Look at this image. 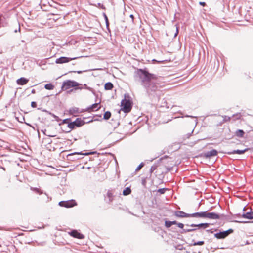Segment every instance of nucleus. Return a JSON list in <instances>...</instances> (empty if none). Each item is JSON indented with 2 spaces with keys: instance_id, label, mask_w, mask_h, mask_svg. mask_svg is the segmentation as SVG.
<instances>
[{
  "instance_id": "72a5a7b5",
  "label": "nucleus",
  "mask_w": 253,
  "mask_h": 253,
  "mask_svg": "<svg viewBox=\"0 0 253 253\" xmlns=\"http://www.w3.org/2000/svg\"><path fill=\"white\" fill-rule=\"evenodd\" d=\"M223 121L225 122L229 121L231 119V117L227 116H223Z\"/></svg>"
},
{
  "instance_id": "c9c22d12",
  "label": "nucleus",
  "mask_w": 253,
  "mask_h": 253,
  "mask_svg": "<svg viewBox=\"0 0 253 253\" xmlns=\"http://www.w3.org/2000/svg\"><path fill=\"white\" fill-rule=\"evenodd\" d=\"M46 130L45 129L44 130H42L43 133L45 135H47V136H48L53 137H54V136H55V135H50V134H46Z\"/></svg>"
},
{
  "instance_id": "4be33fe9",
  "label": "nucleus",
  "mask_w": 253,
  "mask_h": 253,
  "mask_svg": "<svg viewBox=\"0 0 253 253\" xmlns=\"http://www.w3.org/2000/svg\"><path fill=\"white\" fill-rule=\"evenodd\" d=\"M111 116V113L110 111H106L104 114L103 119L105 120H108Z\"/></svg>"
},
{
  "instance_id": "412c9836",
  "label": "nucleus",
  "mask_w": 253,
  "mask_h": 253,
  "mask_svg": "<svg viewBox=\"0 0 253 253\" xmlns=\"http://www.w3.org/2000/svg\"><path fill=\"white\" fill-rule=\"evenodd\" d=\"M235 134H236V135L238 137H243L245 134V132H244V131L243 130L239 129L236 131Z\"/></svg>"
},
{
  "instance_id": "20e7f679",
  "label": "nucleus",
  "mask_w": 253,
  "mask_h": 253,
  "mask_svg": "<svg viewBox=\"0 0 253 253\" xmlns=\"http://www.w3.org/2000/svg\"><path fill=\"white\" fill-rule=\"evenodd\" d=\"M204 218H208L210 219H219L221 218L224 217V214H218L215 212H209L208 211H204Z\"/></svg>"
},
{
  "instance_id": "37998d69",
  "label": "nucleus",
  "mask_w": 253,
  "mask_h": 253,
  "mask_svg": "<svg viewBox=\"0 0 253 253\" xmlns=\"http://www.w3.org/2000/svg\"><path fill=\"white\" fill-rule=\"evenodd\" d=\"M99 120L97 119V118H96V119H94V120H91L90 121H89L87 123H90V122H92L93 121H98Z\"/></svg>"
},
{
  "instance_id": "de8ad7c7",
  "label": "nucleus",
  "mask_w": 253,
  "mask_h": 253,
  "mask_svg": "<svg viewBox=\"0 0 253 253\" xmlns=\"http://www.w3.org/2000/svg\"><path fill=\"white\" fill-rule=\"evenodd\" d=\"M74 72H77V73H78V74H81V73H82V71H77V72L74 71Z\"/></svg>"
},
{
  "instance_id": "f704fd0d",
  "label": "nucleus",
  "mask_w": 253,
  "mask_h": 253,
  "mask_svg": "<svg viewBox=\"0 0 253 253\" xmlns=\"http://www.w3.org/2000/svg\"><path fill=\"white\" fill-rule=\"evenodd\" d=\"M104 18H105V19L106 26H107V27H108V26H109V21H108V18H107L106 15L105 13H104Z\"/></svg>"
},
{
  "instance_id": "4468645a",
  "label": "nucleus",
  "mask_w": 253,
  "mask_h": 253,
  "mask_svg": "<svg viewBox=\"0 0 253 253\" xmlns=\"http://www.w3.org/2000/svg\"><path fill=\"white\" fill-rule=\"evenodd\" d=\"M69 113L71 115H73L74 116H77V114L79 113L80 112H82L81 111H79V108L74 107L70 108L69 109Z\"/></svg>"
},
{
  "instance_id": "a18cd8bd",
  "label": "nucleus",
  "mask_w": 253,
  "mask_h": 253,
  "mask_svg": "<svg viewBox=\"0 0 253 253\" xmlns=\"http://www.w3.org/2000/svg\"><path fill=\"white\" fill-rule=\"evenodd\" d=\"M178 33V28H176V32L175 33V34L174 35V37H176L177 36Z\"/></svg>"
},
{
  "instance_id": "bb28decb",
  "label": "nucleus",
  "mask_w": 253,
  "mask_h": 253,
  "mask_svg": "<svg viewBox=\"0 0 253 253\" xmlns=\"http://www.w3.org/2000/svg\"><path fill=\"white\" fill-rule=\"evenodd\" d=\"M94 153H95L94 152H88V153H84V154H82V153L75 152V153H72V154H70L69 155H75V154H78V155L80 154V155H88L92 154H94Z\"/></svg>"
},
{
  "instance_id": "7ed1b4c3",
  "label": "nucleus",
  "mask_w": 253,
  "mask_h": 253,
  "mask_svg": "<svg viewBox=\"0 0 253 253\" xmlns=\"http://www.w3.org/2000/svg\"><path fill=\"white\" fill-rule=\"evenodd\" d=\"M80 84L75 81L67 80L63 83L62 90H66L71 87H77Z\"/></svg>"
},
{
  "instance_id": "8fccbe9b",
  "label": "nucleus",
  "mask_w": 253,
  "mask_h": 253,
  "mask_svg": "<svg viewBox=\"0 0 253 253\" xmlns=\"http://www.w3.org/2000/svg\"><path fill=\"white\" fill-rule=\"evenodd\" d=\"M130 17L132 19H133V18H134V16H133V15L132 14H131V15H130Z\"/></svg>"
},
{
  "instance_id": "ddd939ff",
  "label": "nucleus",
  "mask_w": 253,
  "mask_h": 253,
  "mask_svg": "<svg viewBox=\"0 0 253 253\" xmlns=\"http://www.w3.org/2000/svg\"><path fill=\"white\" fill-rule=\"evenodd\" d=\"M28 81H29V80L28 79H27L26 78H25L24 77H21V78L18 79L16 81V82L18 84L21 85H23L26 84L28 82Z\"/></svg>"
},
{
  "instance_id": "603ef678",
  "label": "nucleus",
  "mask_w": 253,
  "mask_h": 253,
  "mask_svg": "<svg viewBox=\"0 0 253 253\" xmlns=\"http://www.w3.org/2000/svg\"><path fill=\"white\" fill-rule=\"evenodd\" d=\"M67 121V119H64V120H63V122H64V123H66Z\"/></svg>"
},
{
  "instance_id": "58836bf2",
  "label": "nucleus",
  "mask_w": 253,
  "mask_h": 253,
  "mask_svg": "<svg viewBox=\"0 0 253 253\" xmlns=\"http://www.w3.org/2000/svg\"><path fill=\"white\" fill-rule=\"evenodd\" d=\"M33 190H34L35 192H36L37 193H39L40 194H41L42 193V192H41L40 191V190L37 188H35L33 189Z\"/></svg>"
},
{
  "instance_id": "2f4dec72",
  "label": "nucleus",
  "mask_w": 253,
  "mask_h": 253,
  "mask_svg": "<svg viewBox=\"0 0 253 253\" xmlns=\"http://www.w3.org/2000/svg\"><path fill=\"white\" fill-rule=\"evenodd\" d=\"M167 190L166 188H161L158 190V192L162 194L165 193L166 191Z\"/></svg>"
},
{
  "instance_id": "a211bd4d",
  "label": "nucleus",
  "mask_w": 253,
  "mask_h": 253,
  "mask_svg": "<svg viewBox=\"0 0 253 253\" xmlns=\"http://www.w3.org/2000/svg\"><path fill=\"white\" fill-rule=\"evenodd\" d=\"M74 123L75 124L76 126L80 127L85 124V122L82 120L81 118H77L75 121H74Z\"/></svg>"
},
{
  "instance_id": "6e6552de",
  "label": "nucleus",
  "mask_w": 253,
  "mask_h": 253,
  "mask_svg": "<svg viewBox=\"0 0 253 253\" xmlns=\"http://www.w3.org/2000/svg\"><path fill=\"white\" fill-rule=\"evenodd\" d=\"M100 102L99 103H95L90 106L89 107H87L85 109H83L81 112H85V111H88L90 112L91 110L92 111H97L99 109H100L101 106L99 105Z\"/></svg>"
},
{
  "instance_id": "aec40b11",
  "label": "nucleus",
  "mask_w": 253,
  "mask_h": 253,
  "mask_svg": "<svg viewBox=\"0 0 253 253\" xmlns=\"http://www.w3.org/2000/svg\"><path fill=\"white\" fill-rule=\"evenodd\" d=\"M131 190L130 187H126L123 191V194L125 196L128 195L131 193Z\"/></svg>"
},
{
  "instance_id": "6ab92c4d",
  "label": "nucleus",
  "mask_w": 253,
  "mask_h": 253,
  "mask_svg": "<svg viewBox=\"0 0 253 253\" xmlns=\"http://www.w3.org/2000/svg\"><path fill=\"white\" fill-rule=\"evenodd\" d=\"M113 87V85L111 82H108L105 84L104 88L105 90H111Z\"/></svg>"
},
{
  "instance_id": "a19ab883",
  "label": "nucleus",
  "mask_w": 253,
  "mask_h": 253,
  "mask_svg": "<svg viewBox=\"0 0 253 253\" xmlns=\"http://www.w3.org/2000/svg\"><path fill=\"white\" fill-rule=\"evenodd\" d=\"M235 222H238V223H246L249 222V221H235Z\"/></svg>"
},
{
  "instance_id": "f8f14e48",
  "label": "nucleus",
  "mask_w": 253,
  "mask_h": 253,
  "mask_svg": "<svg viewBox=\"0 0 253 253\" xmlns=\"http://www.w3.org/2000/svg\"><path fill=\"white\" fill-rule=\"evenodd\" d=\"M242 217L244 218H247L248 219H253V211H248L246 213H243L242 215Z\"/></svg>"
},
{
  "instance_id": "3c124183",
  "label": "nucleus",
  "mask_w": 253,
  "mask_h": 253,
  "mask_svg": "<svg viewBox=\"0 0 253 253\" xmlns=\"http://www.w3.org/2000/svg\"><path fill=\"white\" fill-rule=\"evenodd\" d=\"M32 93H34L35 92V89H33L31 91Z\"/></svg>"
},
{
  "instance_id": "ea45409f",
  "label": "nucleus",
  "mask_w": 253,
  "mask_h": 253,
  "mask_svg": "<svg viewBox=\"0 0 253 253\" xmlns=\"http://www.w3.org/2000/svg\"><path fill=\"white\" fill-rule=\"evenodd\" d=\"M98 7H100L101 8H102L103 9H105V7L102 4L99 3H98Z\"/></svg>"
},
{
  "instance_id": "09e8293b",
  "label": "nucleus",
  "mask_w": 253,
  "mask_h": 253,
  "mask_svg": "<svg viewBox=\"0 0 253 253\" xmlns=\"http://www.w3.org/2000/svg\"><path fill=\"white\" fill-rule=\"evenodd\" d=\"M145 182H145V180H143V181H142V184H143V185H145Z\"/></svg>"
},
{
  "instance_id": "5fc2aeb1",
  "label": "nucleus",
  "mask_w": 253,
  "mask_h": 253,
  "mask_svg": "<svg viewBox=\"0 0 253 253\" xmlns=\"http://www.w3.org/2000/svg\"><path fill=\"white\" fill-rule=\"evenodd\" d=\"M210 230H207V232H209Z\"/></svg>"
},
{
  "instance_id": "393cba45",
  "label": "nucleus",
  "mask_w": 253,
  "mask_h": 253,
  "mask_svg": "<svg viewBox=\"0 0 253 253\" xmlns=\"http://www.w3.org/2000/svg\"><path fill=\"white\" fill-rule=\"evenodd\" d=\"M74 87V88L73 89H72L70 90L69 91H68V93H70L71 92H74L78 89L82 90L84 88L83 86H79L77 87Z\"/></svg>"
},
{
  "instance_id": "e433bc0d",
  "label": "nucleus",
  "mask_w": 253,
  "mask_h": 253,
  "mask_svg": "<svg viewBox=\"0 0 253 253\" xmlns=\"http://www.w3.org/2000/svg\"><path fill=\"white\" fill-rule=\"evenodd\" d=\"M177 226L181 229H183L184 227V224L181 223H177Z\"/></svg>"
},
{
  "instance_id": "f3484780",
  "label": "nucleus",
  "mask_w": 253,
  "mask_h": 253,
  "mask_svg": "<svg viewBox=\"0 0 253 253\" xmlns=\"http://www.w3.org/2000/svg\"><path fill=\"white\" fill-rule=\"evenodd\" d=\"M247 150H248V149H245L244 150H233V151L228 152L226 153L228 154H244Z\"/></svg>"
},
{
  "instance_id": "c85d7f7f",
  "label": "nucleus",
  "mask_w": 253,
  "mask_h": 253,
  "mask_svg": "<svg viewBox=\"0 0 253 253\" xmlns=\"http://www.w3.org/2000/svg\"><path fill=\"white\" fill-rule=\"evenodd\" d=\"M204 244V241H200L198 242H195L193 244V246H196V245H202Z\"/></svg>"
},
{
  "instance_id": "c03bdc74",
  "label": "nucleus",
  "mask_w": 253,
  "mask_h": 253,
  "mask_svg": "<svg viewBox=\"0 0 253 253\" xmlns=\"http://www.w3.org/2000/svg\"><path fill=\"white\" fill-rule=\"evenodd\" d=\"M177 222L176 221H171V224L172 225H174V224H177Z\"/></svg>"
},
{
  "instance_id": "f257e3e1",
  "label": "nucleus",
  "mask_w": 253,
  "mask_h": 253,
  "mask_svg": "<svg viewBox=\"0 0 253 253\" xmlns=\"http://www.w3.org/2000/svg\"><path fill=\"white\" fill-rule=\"evenodd\" d=\"M134 77L135 81L140 82L148 93L153 94L158 90V84L154 81L156 78L154 74L149 73L145 70L139 69L135 72Z\"/></svg>"
},
{
  "instance_id": "1a4fd4ad",
  "label": "nucleus",
  "mask_w": 253,
  "mask_h": 253,
  "mask_svg": "<svg viewBox=\"0 0 253 253\" xmlns=\"http://www.w3.org/2000/svg\"><path fill=\"white\" fill-rule=\"evenodd\" d=\"M217 155V151L215 149L207 151L204 153V156L206 158H210L212 156H215Z\"/></svg>"
},
{
  "instance_id": "5701e85b",
  "label": "nucleus",
  "mask_w": 253,
  "mask_h": 253,
  "mask_svg": "<svg viewBox=\"0 0 253 253\" xmlns=\"http://www.w3.org/2000/svg\"><path fill=\"white\" fill-rule=\"evenodd\" d=\"M44 87L46 89H47V90H52L53 89L54 86L53 84H46L44 86Z\"/></svg>"
},
{
  "instance_id": "2eb2a0df",
  "label": "nucleus",
  "mask_w": 253,
  "mask_h": 253,
  "mask_svg": "<svg viewBox=\"0 0 253 253\" xmlns=\"http://www.w3.org/2000/svg\"><path fill=\"white\" fill-rule=\"evenodd\" d=\"M210 225V223H200L198 224H192L190 225V226L192 227H198L199 228L200 227H203V228H206L208 227Z\"/></svg>"
},
{
  "instance_id": "f03ea898",
  "label": "nucleus",
  "mask_w": 253,
  "mask_h": 253,
  "mask_svg": "<svg viewBox=\"0 0 253 253\" xmlns=\"http://www.w3.org/2000/svg\"><path fill=\"white\" fill-rule=\"evenodd\" d=\"M122 110L125 113L129 112L132 108V103L129 99H126V98L121 101Z\"/></svg>"
},
{
  "instance_id": "9d476101",
  "label": "nucleus",
  "mask_w": 253,
  "mask_h": 253,
  "mask_svg": "<svg viewBox=\"0 0 253 253\" xmlns=\"http://www.w3.org/2000/svg\"><path fill=\"white\" fill-rule=\"evenodd\" d=\"M70 234L73 237L77 238L78 239H82L84 238V235L78 232L77 230H75L71 231L70 232Z\"/></svg>"
},
{
  "instance_id": "a878e982",
  "label": "nucleus",
  "mask_w": 253,
  "mask_h": 253,
  "mask_svg": "<svg viewBox=\"0 0 253 253\" xmlns=\"http://www.w3.org/2000/svg\"><path fill=\"white\" fill-rule=\"evenodd\" d=\"M75 126H76V125H75V124L74 123V121L69 123L68 125V126L70 130L68 131L69 132L72 129H74Z\"/></svg>"
},
{
  "instance_id": "cd10ccee",
  "label": "nucleus",
  "mask_w": 253,
  "mask_h": 253,
  "mask_svg": "<svg viewBox=\"0 0 253 253\" xmlns=\"http://www.w3.org/2000/svg\"><path fill=\"white\" fill-rule=\"evenodd\" d=\"M79 86H83L84 87L83 89L84 88L86 89H88V90H89L90 91H92V88L90 87H88L87 86L86 84H84L83 85L80 84V85H79Z\"/></svg>"
},
{
  "instance_id": "b1692460",
  "label": "nucleus",
  "mask_w": 253,
  "mask_h": 253,
  "mask_svg": "<svg viewBox=\"0 0 253 253\" xmlns=\"http://www.w3.org/2000/svg\"><path fill=\"white\" fill-rule=\"evenodd\" d=\"M196 230V228H189V229H183L182 231L181 232V233H186L187 232H190Z\"/></svg>"
},
{
  "instance_id": "dca6fc26",
  "label": "nucleus",
  "mask_w": 253,
  "mask_h": 253,
  "mask_svg": "<svg viewBox=\"0 0 253 253\" xmlns=\"http://www.w3.org/2000/svg\"><path fill=\"white\" fill-rule=\"evenodd\" d=\"M204 211L195 212L190 214V217L202 218H204Z\"/></svg>"
},
{
  "instance_id": "79ce46f5",
  "label": "nucleus",
  "mask_w": 253,
  "mask_h": 253,
  "mask_svg": "<svg viewBox=\"0 0 253 253\" xmlns=\"http://www.w3.org/2000/svg\"><path fill=\"white\" fill-rule=\"evenodd\" d=\"M199 4L203 6L206 5V3L204 2H200Z\"/></svg>"
},
{
  "instance_id": "7c9ffc66",
  "label": "nucleus",
  "mask_w": 253,
  "mask_h": 253,
  "mask_svg": "<svg viewBox=\"0 0 253 253\" xmlns=\"http://www.w3.org/2000/svg\"><path fill=\"white\" fill-rule=\"evenodd\" d=\"M165 226L167 228H169V227H170L172 225L171 221H166L165 222Z\"/></svg>"
},
{
  "instance_id": "423d86ee",
  "label": "nucleus",
  "mask_w": 253,
  "mask_h": 253,
  "mask_svg": "<svg viewBox=\"0 0 253 253\" xmlns=\"http://www.w3.org/2000/svg\"><path fill=\"white\" fill-rule=\"evenodd\" d=\"M59 205L61 207L66 208H71L77 205L76 202L74 200H71L67 201H60Z\"/></svg>"
},
{
  "instance_id": "864d4df0",
  "label": "nucleus",
  "mask_w": 253,
  "mask_h": 253,
  "mask_svg": "<svg viewBox=\"0 0 253 253\" xmlns=\"http://www.w3.org/2000/svg\"><path fill=\"white\" fill-rule=\"evenodd\" d=\"M245 207H244L243 209V211H245Z\"/></svg>"
},
{
  "instance_id": "0eeeda50",
  "label": "nucleus",
  "mask_w": 253,
  "mask_h": 253,
  "mask_svg": "<svg viewBox=\"0 0 253 253\" xmlns=\"http://www.w3.org/2000/svg\"><path fill=\"white\" fill-rule=\"evenodd\" d=\"M78 58V57L70 58V57H60L59 58H57L56 60L55 63L56 64L66 63L69 62V61H71L72 60L76 59Z\"/></svg>"
},
{
  "instance_id": "c756f323",
  "label": "nucleus",
  "mask_w": 253,
  "mask_h": 253,
  "mask_svg": "<svg viewBox=\"0 0 253 253\" xmlns=\"http://www.w3.org/2000/svg\"><path fill=\"white\" fill-rule=\"evenodd\" d=\"M157 166L155 165L151 166L150 169V174H152L153 172V171L157 169Z\"/></svg>"
},
{
  "instance_id": "49530a36",
  "label": "nucleus",
  "mask_w": 253,
  "mask_h": 253,
  "mask_svg": "<svg viewBox=\"0 0 253 253\" xmlns=\"http://www.w3.org/2000/svg\"><path fill=\"white\" fill-rule=\"evenodd\" d=\"M186 117H190V118H194V116H190V115H186L185 116Z\"/></svg>"
},
{
  "instance_id": "4c0bfd02",
  "label": "nucleus",
  "mask_w": 253,
  "mask_h": 253,
  "mask_svg": "<svg viewBox=\"0 0 253 253\" xmlns=\"http://www.w3.org/2000/svg\"><path fill=\"white\" fill-rule=\"evenodd\" d=\"M31 106L33 107V108H35L37 106V103L36 102H34V101H32L31 102Z\"/></svg>"
},
{
  "instance_id": "473e14b6",
  "label": "nucleus",
  "mask_w": 253,
  "mask_h": 253,
  "mask_svg": "<svg viewBox=\"0 0 253 253\" xmlns=\"http://www.w3.org/2000/svg\"><path fill=\"white\" fill-rule=\"evenodd\" d=\"M144 166V164L143 163H141L137 167V168L135 170L136 171H138L139 170L143 167Z\"/></svg>"
},
{
  "instance_id": "39448f33",
  "label": "nucleus",
  "mask_w": 253,
  "mask_h": 253,
  "mask_svg": "<svg viewBox=\"0 0 253 253\" xmlns=\"http://www.w3.org/2000/svg\"><path fill=\"white\" fill-rule=\"evenodd\" d=\"M233 231H234L232 229H229L226 231H223L219 233H215L214 234V237L219 239H224L229 234L232 233Z\"/></svg>"
},
{
  "instance_id": "9b49d317",
  "label": "nucleus",
  "mask_w": 253,
  "mask_h": 253,
  "mask_svg": "<svg viewBox=\"0 0 253 253\" xmlns=\"http://www.w3.org/2000/svg\"><path fill=\"white\" fill-rule=\"evenodd\" d=\"M175 215L179 217H190V214H187L182 211H177L175 213Z\"/></svg>"
}]
</instances>
